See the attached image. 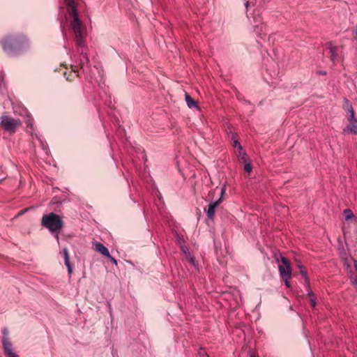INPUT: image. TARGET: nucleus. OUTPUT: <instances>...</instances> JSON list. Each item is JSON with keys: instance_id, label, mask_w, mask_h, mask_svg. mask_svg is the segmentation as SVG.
Returning a JSON list of instances; mask_svg holds the SVG:
<instances>
[{"instance_id": "nucleus-1", "label": "nucleus", "mask_w": 357, "mask_h": 357, "mask_svg": "<svg viewBox=\"0 0 357 357\" xmlns=\"http://www.w3.org/2000/svg\"><path fill=\"white\" fill-rule=\"evenodd\" d=\"M0 45L6 55L17 56L29 48L30 41L23 33H10L0 39Z\"/></svg>"}, {"instance_id": "nucleus-2", "label": "nucleus", "mask_w": 357, "mask_h": 357, "mask_svg": "<svg viewBox=\"0 0 357 357\" xmlns=\"http://www.w3.org/2000/svg\"><path fill=\"white\" fill-rule=\"evenodd\" d=\"M64 2L67 6L69 15L73 18L70 22V27L75 33V40H77L79 44H81V38L84 37V33L82 29V22L78 15V4L75 0H64Z\"/></svg>"}, {"instance_id": "nucleus-3", "label": "nucleus", "mask_w": 357, "mask_h": 357, "mask_svg": "<svg viewBox=\"0 0 357 357\" xmlns=\"http://www.w3.org/2000/svg\"><path fill=\"white\" fill-rule=\"evenodd\" d=\"M41 225L48 229L50 232L56 233V238L59 239L58 233L63 227L64 223L59 215L52 212L43 216Z\"/></svg>"}, {"instance_id": "nucleus-4", "label": "nucleus", "mask_w": 357, "mask_h": 357, "mask_svg": "<svg viewBox=\"0 0 357 357\" xmlns=\"http://www.w3.org/2000/svg\"><path fill=\"white\" fill-rule=\"evenodd\" d=\"M0 126L10 135H13L15 133L17 129L22 124V122L19 119H14L10 116L6 115V114H3L0 117Z\"/></svg>"}, {"instance_id": "nucleus-5", "label": "nucleus", "mask_w": 357, "mask_h": 357, "mask_svg": "<svg viewBox=\"0 0 357 357\" xmlns=\"http://www.w3.org/2000/svg\"><path fill=\"white\" fill-rule=\"evenodd\" d=\"M280 259L282 265H279L278 267L280 277L284 281L285 286L287 288H290L291 284L289 282V279L291 275V267L290 261L287 257L282 255L280 256Z\"/></svg>"}, {"instance_id": "nucleus-6", "label": "nucleus", "mask_w": 357, "mask_h": 357, "mask_svg": "<svg viewBox=\"0 0 357 357\" xmlns=\"http://www.w3.org/2000/svg\"><path fill=\"white\" fill-rule=\"evenodd\" d=\"M225 192H226V185L224 184L221 187L219 199L215 201H212L209 203L208 211L206 213L207 217L209 220H214L215 209L222 202Z\"/></svg>"}, {"instance_id": "nucleus-7", "label": "nucleus", "mask_w": 357, "mask_h": 357, "mask_svg": "<svg viewBox=\"0 0 357 357\" xmlns=\"http://www.w3.org/2000/svg\"><path fill=\"white\" fill-rule=\"evenodd\" d=\"M75 40L77 47V52L81 54L79 63V68L82 69L85 64L87 66H90V60L86 52L87 47L85 45V42L83 39V37L81 38V44H79L77 40Z\"/></svg>"}, {"instance_id": "nucleus-8", "label": "nucleus", "mask_w": 357, "mask_h": 357, "mask_svg": "<svg viewBox=\"0 0 357 357\" xmlns=\"http://www.w3.org/2000/svg\"><path fill=\"white\" fill-rule=\"evenodd\" d=\"M254 20L256 23V24L253 25L254 32H255L261 39L264 40L267 35L266 24L262 21L261 15H258V17L255 16Z\"/></svg>"}, {"instance_id": "nucleus-9", "label": "nucleus", "mask_w": 357, "mask_h": 357, "mask_svg": "<svg viewBox=\"0 0 357 357\" xmlns=\"http://www.w3.org/2000/svg\"><path fill=\"white\" fill-rule=\"evenodd\" d=\"M343 108L347 111L348 116L347 120L348 121H351L357 119L355 116V111L349 102V100L347 98H344V105Z\"/></svg>"}, {"instance_id": "nucleus-10", "label": "nucleus", "mask_w": 357, "mask_h": 357, "mask_svg": "<svg viewBox=\"0 0 357 357\" xmlns=\"http://www.w3.org/2000/svg\"><path fill=\"white\" fill-rule=\"evenodd\" d=\"M349 122V124H348L344 128H343L342 134H351L357 135V119Z\"/></svg>"}, {"instance_id": "nucleus-11", "label": "nucleus", "mask_w": 357, "mask_h": 357, "mask_svg": "<svg viewBox=\"0 0 357 357\" xmlns=\"http://www.w3.org/2000/svg\"><path fill=\"white\" fill-rule=\"evenodd\" d=\"M62 252H63V256L64 258V264L67 268L68 276L70 278L71 275L73 273V266H72L71 263L70 262V257H69L68 250L66 248H64L62 250Z\"/></svg>"}, {"instance_id": "nucleus-12", "label": "nucleus", "mask_w": 357, "mask_h": 357, "mask_svg": "<svg viewBox=\"0 0 357 357\" xmlns=\"http://www.w3.org/2000/svg\"><path fill=\"white\" fill-rule=\"evenodd\" d=\"M326 45L329 49V52L331 54V61L335 64V61L337 58V47L334 46L332 41H328L326 43Z\"/></svg>"}, {"instance_id": "nucleus-13", "label": "nucleus", "mask_w": 357, "mask_h": 357, "mask_svg": "<svg viewBox=\"0 0 357 357\" xmlns=\"http://www.w3.org/2000/svg\"><path fill=\"white\" fill-rule=\"evenodd\" d=\"M93 249L100 253L104 257L109 256V251L107 248H106L102 243L100 242H96L93 244Z\"/></svg>"}, {"instance_id": "nucleus-14", "label": "nucleus", "mask_w": 357, "mask_h": 357, "mask_svg": "<svg viewBox=\"0 0 357 357\" xmlns=\"http://www.w3.org/2000/svg\"><path fill=\"white\" fill-rule=\"evenodd\" d=\"M231 139L232 141V146L234 149H237L238 151L243 150V147L238 140V135L236 133H231Z\"/></svg>"}, {"instance_id": "nucleus-15", "label": "nucleus", "mask_w": 357, "mask_h": 357, "mask_svg": "<svg viewBox=\"0 0 357 357\" xmlns=\"http://www.w3.org/2000/svg\"><path fill=\"white\" fill-rule=\"evenodd\" d=\"M298 268H299L300 274L305 279V284H308L310 282V280L305 267L299 262L298 264Z\"/></svg>"}, {"instance_id": "nucleus-16", "label": "nucleus", "mask_w": 357, "mask_h": 357, "mask_svg": "<svg viewBox=\"0 0 357 357\" xmlns=\"http://www.w3.org/2000/svg\"><path fill=\"white\" fill-rule=\"evenodd\" d=\"M185 98L187 105L189 108L195 107L199 109V106L197 105V103L195 102L194 99L192 98V97L188 93H185Z\"/></svg>"}, {"instance_id": "nucleus-17", "label": "nucleus", "mask_w": 357, "mask_h": 357, "mask_svg": "<svg viewBox=\"0 0 357 357\" xmlns=\"http://www.w3.org/2000/svg\"><path fill=\"white\" fill-rule=\"evenodd\" d=\"M237 158L239 162H241V163H244L250 160L248 154L245 152L243 151V150L238 151Z\"/></svg>"}, {"instance_id": "nucleus-18", "label": "nucleus", "mask_w": 357, "mask_h": 357, "mask_svg": "<svg viewBox=\"0 0 357 357\" xmlns=\"http://www.w3.org/2000/svg\"><path fill=\"white\" fill-rule=\"evenodd\" d=\"M2 346L5 352L12 349V344L8 341L7 337H2Z\"/></svg>"}, {"instance_id": "nucleus-19", "label": "nucleus", "mask_w": 357, "mask_h": 357, "mask_svg": "<svg viewBox=\"0 0 357 357\" xmlns=\"http://www.w3.org/2000/svg\"><path fill=\"white\" fill-rule=\"evenodd\" d=\"M343 214L344 215L345 220H349L352 218H354L355 221L357 222V218L354 216V213L349 208H346L343 211Z\"/></svg>"}, {"instance_id": "nucleus-20", "label": "nucleus", "mask_w": 357, "mask_h": 357, "mask_svg": "<svg viewBox=\"0 0 357 357\" xmlns=\"http://www.w3.org/2000/svg\"><path fill=\"white\" fill-rule=\"evenodd\" d=\"M176 240L179 246L185 245V241L183 236L179 235L176 232Z\"/></svg>"}, {"instance_id": "nucleus-21", "label": "nucleus", "mask_w": 357, "mask_h": 357, "mask_svg": "<svg viewBox=\"0 0 357 357\" xmlns=\"http://www.w3.org/2000/svg\"><path fill=\"white\" fill-rule=\"evenodd\" d=\"M243 164H244L245 172L250 174L252 170V166L250 162V160H249L248 162H244Z\"/></svg>"}, {"instance_id": "nucleus-22", "label": "nucleus", "mask_w": 357, "mask_h": 357, "mask_svg": "<svg viewBox=\"0 0 357 357\" xmlns=\"http://www.w3.org/2000/svg\"><path fill=\"white\" fill-rule=\"evenodd\" d=\"M305 286H306V288H307V296L310 297V300H311L312 298L315 297V296H314V294L313 293V291L311 289L310 282H309L308 284H305Z\"/></svg>"}, {"instance_id": "nucleus-23", "label": "nucleus", "mask_w": 357, "mask_h": 357, "mask_svg": "<svg viewBox=\"0 0 357 357\" xmlns=\"http://www.w3.org/2000/svg\"><path fill=\"white\" fill-rule=\"evenodd\" d=\"M342 262H343V266L347 268V270H348V271L351 270V266L347 257H345L342 259Z\"/></svg>"}, {"instance_id": "nucleus-24", "label": "nucleus", "mask_w": 357, "mask_h": 357, "mask_svg": "<svg viewBox=\"0 0 357 357\" xmlns=\"http://www.w3.org/2000/svg\"><path fill=\"white\" fill-rule=\"evenodd\" d=\"M180 248L181 252L185 255V257L191 254L190 252L189 248L185 245H181Z\"/></svg>"}, {"instance_id": "nucleus-25", "label": "nucleus", "mask_w": 357, "mask_h": 357, "mask_svg": "<svg viewBox=\"0 0 357 357\" xmlns=\"http://www.w3.org/2000/svg\"><path fill=\"white\" fill-rule=\"evenodd\" d=\"M188 261L194 266H196V260L193 255L191 254L188 255L187 257H185Z\"/></svg>"}, {"instance_id": "nucleus-26", "label": "nucleus", "mask_w": 357, "mask_h": 357, "mask_svg": "<svg viewBox=\"0 0 357 357\" xmlns=\"http://www.w3.org/2000/svg\"><path fill=\"white\" fill-rule=\"evenodd\" d=\"M198 355L199 356V357H209L208 354L202 347H200L199 349Z\"/></svg>"}, {"instance_id": "nucleus-27", "label": "nucleus", "mask_w": 357, "mask_h": 357, "mask_svg": "<svg viewBox=\"0 0 357 357\" xmlns=\"http://www.w3.org/2000/svg\"><path fill=\"white\" fill-rule=\"evenodd\" d=\"M26 128H30L31 129H33V120L29 118L26 121Z\"/></svg>"}, {"instance_id": "nucleus-28", "label": "nucleus", "mask_w": 357, "mask_h": 357, "mask_svg": "<svg viewBox=\"0 0 357 357\" xmlns=\"http://www.w3.org/2000/svg\"><path fill=\"white\" fill-rule=\"evenodd\" d=\"M5 354L8 356V357H17V355L15 354L13 351V349L11 350H9L6 352H5Z\"/></svg>"}, {"instance_id": "nucleus-29", "label": "nucleus", "mask_w": 357, "mask_h": 357, "mask_svg": "<svg viewBox=\"0 0 357 357\" xmlns=\"http://www.w3.org/2000/svg\"><path fill=\"white\" fill-rule=\"evenodd\" d=\"M5 354L8 356V357H17V355L15 354L13 351V349L11 350H9L6 352H5Z\"/></svg>"}, {"instance_id": "nucleus-30", "label": "nucleus", "mask_w": 357, "mask_h": 357, "mask_svg": "<svg viewBox=\"0 0 357 357\" xmlns=\"http://www.w3.org/2000/svg\"><path fill=\"white\" fill-rule=\"evenodd\" d=\"M352 34L354 36L353 40L357 41V24L355 26L354 29H353Z\"/></svg>"}, {"instance_id": "nucleus-31", "label": "nucleus", "mask_w": 357, "mask_h": 357, "mask_svg": "<svg viewBox=\"0 0 357 357\" xmlns=\"http://www.w3.org/2000/svg\"><path fill=\"white\" fill-rule=\"evenodd\" d=\"M112 264L117 265V260L114 259L111 255L109 254V257H106Z\"/></svg>"}, {"instance_id": "nucleus-32", "label": "nucleus", "mask_w": 357, "mask_h": 357, "mask_svg": "<svg viewBox=\"0 0 357 357\" xmlns=\"http://www.w3.org/2000/svg\"><path fill=\"white\" fill-rule=\"evenodd\" d=\"M6 167H3V164L0 162V174L1 175H6Z\"/></svg>"}, {"instance_id": "nucleus-33", "label": "nucleus", "mask_w": 357, "mask_h": 357, "mask_svg": "<svg viewBox=\"0 0 357 357\" xmlns=\"http://www.w3.org/2000/svg\"><path fill=\"white\" fill-rule=\"evenodd\" d=\"M310 305L312 307H314L317 305L316 297L312 298L310 300Z\"/></svg>"}, {"instance_id": "nucleus-34", "label": "nucleus", "mask_w": 357, "mask_h": 357, "mask_svg": "<svg viewBox=\"0 0 357 357\" xmlns=\"http://www.w3.org/2000/svg\"><path fill=\"white\" fill-rule=\"evenodd\" d=\"M79 67H78V66H73V65L71 66V69H72V70H73L74 73H77V72H78V70H79Z\"/></svg>"}, {"instance_id": "nucleus-35", "label": "nucleus", "mask_w": 357, "mask_h": 357, "mask_svg": "<svg viewBox=\"0 0 357 357\" xmlns=\"http://www.w3.org/2000/svg\"><path fill=\"white\" fill-rule=\"evenodd\" d=\"M51 204H61V202H59L56 201V197H54L51 201Z\"/></svg>"}, {"instance_id": "nucleus-36", "label": "nucleus", "mask_w": 357, "mask_h": 357, "mask_svg": "<svg viewBox=\"0 0 357 357\" xmlns=\"http://www.w3.org/2000/svg\"><path fill=\"white\" fill-rule=\"evenodd\" d=\"M28 211V208H24L22 211H20L18 213V215H22V214H24L25 212H26Z\"/></svg>"}, {"instance_id": "nucleus-37", "label": "nucleus", "mask_w": 357, "mask_h": 357, "mask_svg": "<svg viewBox=\"0 0 357 357\" xmlns=\"http://www.w3.org/2000/svg\"><path fill=\"white\" fill-rule=\"evenodd\" d=\"M317 74H319V75H326V71H324V70H320V71H318V72H317Z\"/></svg>"}, {"instance_id": "nucleus-38", "label": "nucleus", "mask_w": 357, "mask_h": 357, "mask_svg": "<svg viewBox=\"0 0 357 357\" xmlns=\"http://www.w3.org/2000/svg\"><path fill=\"white\" fill-rule=\"evenodd\" d=\"M2 334H3V336H5V337H6V336H7V335H8V331H7V329H6V328H5V329L3 331Z\"/></svg>"}, {"instance_id": "nucleus-39", "label": "nucleus", "mask_w": 357, "mask_h": 357, "mask_svg": "<svg viewBox=\"0 0 357 357\" xmlns=\"http://www.w3.org/2000/svg\"><path fill=\"white\" fill-rule=\"evenodd\" d=\"M250 357H255V355L252 351L248 352Z\"/></svg>"}, {"instance_id": "nucleus-40", "label": "nucleus", "mask_w": 357, "mask_h": 357, "mask_svg": "<svg viewBox=\"0 0 357 357\" xmlns=\"http://www.w3.org/2000/svg\"><path fill=\"white\" fill-rule=\"evenodd\" d=\"M268 0H255V2H259V3H265L266 1H268Z\"/></svg>"}, {"instance_id": "nucleus-41", "label": "nucleus", "mask_w": 357, "mask_h": 357, "mask_svg": "<svg viewBox=\"0 0 357 357\" xmlns=\"http://www.w3.org/2000/svg\"><path fill=\"white\" fill-rule=\"evenodd\" d=\"M354 260V267L356 268V270L357 271V260L356 259H353Z\"/></svg>"}, {"instance_id": "nucleus-42", "label": "nucleus", "mask_w": 357, "mask_h": 357, "mask_svg": "<svg viewBox=\"0 0 357 357\" xmlns=\"http://www.w3.org/2000/svg\"><path fill=\"white\" fill-rule=\"evenodd\" d=\"M249 6H250V2L249 1H246L245 3V6L247 10L248 9Z\"/></svg>"}, {"instance_id": "nucleus-43", "label": "nucleus", "mask_w": 357, "mask_h": 357, "mask_svg": "<svg viewBox=\"0 0 357 357\" xmlns=\"http://www.w3.org/2000/svg\"><path fill=\"white\" fill-rule=\"evenodd\" d=\"M3 177L1 178H0V183H1L6 177V175H2Z\"/></svg>"}, {"instance_id": "nucleus-44", "label": "nucleus", "mask_w": 357, "mask_h": 357, "mask_svg": "<svg viewBox=\"0 0 357 357\" xmlns=\"http://www.w3.org/2000/svg\"><path fill=\"white\" fill-rule=\"evenodd\" d=\"M62 31H63V35H65L66 34V31L64 30V29H63Z\"/></svg>"}]
</instances>
